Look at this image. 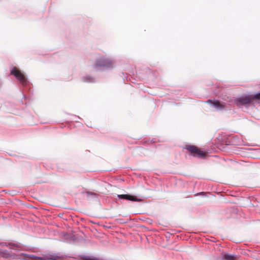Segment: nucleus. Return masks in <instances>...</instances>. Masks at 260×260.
I'll return each mask as SVG.
<instances>
[{
    "mask_svg": "<svg viewBox=\"0 0 260 260\" xmlns=\"http://www.w3.org/2000/svg\"><path fill=\"white\" fill-rule=\"evenodd\" d=\"M113 61L109 59L101 58L100 59L98 60L97 62L95 64V68L96 69H99L101 67L110 68L113 67Z\"/></svg>",
    "mask_w": 260,
    "mask_h": 260,
    "instance_id": "nucleus-1",
    "label": "nucleus"
},
{
    "mask_svg": "<svg viewBox=\"0 0 260 260\" xmlns=\"http://www.w3.org/2000/svg\"><path fill=\"white\" fill-rule=\"evenodd\" d=\"M11 74L14 75L22 85H25L27 84V81L25 77L16 68L14 67L13 68L11 71Z\"/></svg>",
    "mask_w": 260,
    "mask_h": 260,
    "instance_id": "nucleus-2",
    "label": "nucleus"
},
{
    "mask_svg": "<svg viewBox=\"0 0 260 260\" xmlns=\"http://www.w3.org/2000/svg\"><path fill=\"white\" fill-rule=\"evenodd\" d=\"M190 152L194 153L193 156L198 157H204L206 155L205 153L200 150L197 147L194 146H187L186 147Z\"/></svg>",
    "mask_w": 260,
    "mask_h": 260,
    "instance_id": "nucleus-3",
    "label": "nucleus"
},
{
    "mask_svg": "<svg viewBox=\"0 0 260 260\" xmlns=\"http://www.w3.org/2000/svg\"><path fill=\"white\" fill-rule=\"evenodd\" d=\"M207 102L210 104L211 106L218 110H222L224 108V105H222L219 103V102L216 100H208Z\"/></svg>",
    "mask_w": 260,
    "mask_h": 260,
    "instance_id": "nucleus-4",
    "label": "nucleus"
},
{
    "mask_svg": "<svg viewBox=\"0 0 260 260\" xmlns=\"http://www.w3.org/2000/svg\"><path fill=\"white\" fill-rule=\"evenodd\" d=\"M251 99L247 96H242L236 100L237 105L241 104L243 105L248 104L250 103Z\"/></svg>",
    "mask_w": 260,
    "mask_h": 260,
    "instance_id": "nucleus-5",
    "label": "nucleus"
},
{
    "mask_svg": "<svg viewBox=\"0 0 260 260\" xmlns=\"http://www.w3.org/2000/svg\"><path fill=\"white\" fill-rule=\"evenodd\" d=\"M117 197L119 199H126V200H130V201H138V202L141 201L140 199H138L137 197L132 196L131 195H128V194H118L117 196Z\"/></svg>",
    "mask_w": 260,
    "mask_h": 260,
    "instance_id": "nucleus-6",
    "label": "nucleus"
},
{
    "mask_svg": "<svg viewBox=\"0 0 260 260\" xmlns=\"http://www.w3.org/2000/svg\"><path fill=\"white\" fill-rule=\"evenodd\" d=\"M223 260H235V256L234 255L225 254L222 256Z\"/></svg>",
    "mask_w": 260,
    "mask_h": 260,
    "instance_id": "nucleus-7",
    "label": "nucleus"
},
{
    "mask_svg": "<svg viewBox=\"0 0 260 260\" xmlns=\"http://www.w3.org/2000/svg\"><path fill=\"white\" fill-rule=\"evenodd\" d=\"M83 81L87 82H92L94 81V79L90 76H87L83 78Z\"/></svg>",
    "mask_w": 260,
    "mask_h": 260,
    "instance_id": "nucleus-8",
    "label": "nucleus"
},
{
    "mask_svg": "<svg viewBox=\"0 0 260 260\" xmlns=\"http://www.w3.org/2000/svg\"><path fill=\"white\" fill-rule=\"evenodd\" d=\"M81 260H92V257L89 256H83L81 257Z\"/></svg>",
    "mask_w": 260,
    "mask_h": 260,
    "instance_id": "nucleus-9",
    "label": "nucleus"
},
{
    "mask_svg": "<svg viewBox=\"0 0 260 260\" xmlns=\"http://www.w3.org/2000/svg\"><path fill=\"white\" fill-rule=\"evenodd\" d=\"M253 99H260V92L255 94L252 98Z\"/></svg>",
    "mask_w": 260,
    "mask_h": 260,
    "instance_id": "nucleus-10",
    "label": "nucleus"
},
{
    "mask_svg": "<svg viewBox=\"0 0 260 260\" xmlns=\"http://www.w3.org/2000/svg\"><path fill=\"white\" fill-rule=\"evenodd\" d=\"M35 260H44V258L42 257H34Z\"/></svg>",
    "mask_w": 260,
    "mask_h": 260,
    "instance_id": "nucleus-11",
    "label": "nucleus"
},
{
    "mask_svg": "<svg viewBox=\"0 0 260 260\" xmlns=\"http://www.w3.org/2000/svg\"><path fill=\"white\" fill-rule=\"evenodd\" d=\"M87 194H91V195H94V196H95V193H92V192H87Z\"/></svg>",
    "mask_w": 260,
    "mask_h": 260,
    "instance_id": "nucleus-12",
    "label": "nucleus"
}]
</instances>
